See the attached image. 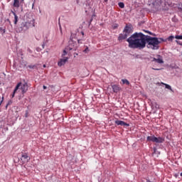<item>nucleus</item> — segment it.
<instances>
[{"instance_id":"obj_1","label":"nucleus","mask_w":182,"mask_h":182,"mask_svg":"<svg viewBox=\"0 0 182 182\" xmlns=\"http://www.w3.org/2000/svg\"><path fill=\"white\" fill-rule=\"evenodd\" d=\"M129 43V48L132 49H144L146 43H148L147 48L153 50H157L159 45L161 42H166L163 38L151 37L146 36L143 33H134L127 39Z\"/></svg>"},{"instance_id":"obj_2","label":"nucleus","mask_w":182,"mask_h":182,"mask_svg":"<svg viewBox=\"0 0 182 182\" xmlns=\"http://www.w3.org/2000/svg\"><path fill=\"white\" fill-rule=\"evenodd\" d=\"M31 26H35V19H31L30 21L23 20L18 23L16 31L18 33H25V32Z\"/></svg>"},{"instance_id":"obj_3","label":"nucleus","mask_w":182,"mask_h":182,"mask_svg":"<svg viewBox=\"0 0 182 182\" xmlns=\"http://www.w3.org/2000/svg\"><path fill=\"white\" fill-rule=\"evenodd\" d=\"M148 141H153V143H164V138L159 136L156 137L155 136H147Z\"/></svg>"},{"instance_id":"obj_4","label":"nucleus","mask_w":182,"mask_h":182,"mask_svg":"<svg viewBox=\"0 0 182 182\" xmlns=\"http://www.w3.org/2000/svg\"><path fill=\"white\" fill-rule=\"evenodd\" d=\"M77 46H76V41H74L73 39L69 41V45L66 48L67 50H76Z\"/></svg>"},{"instance_id":"obj_5","label":"nucleus","mask_w":182,"mask_h":182,"mask_svg":"<svg viewBox=\"0 0 182 182\" xmlns=\"http://www.w3.org/2000/svg\"><path fill=\"white\" fill-rule=\"evenodd\" d=\"M31 160V156L28 155L27 153L21 152V161L22 164H25L26 163H28Z\"/></svg>"},{"instance_id":"obj_6","label":"nucleus","mask_w":182,"mask_h":182,"mask_svg":"<svg viewBox=\"0 0 182 182\" xmlns=\"http://www.w3.org/2000/svg\"><path fill=\"white\" fill-rule=\"evenodd\" d=\"M152 11L154 12H157V11H159V9H160V6H161V0H157L156 1H154L152 5Z\"/></svg>"},{"instance_id":"obj_7","label":"nucleus","mask_w":182,"mask_h":182,"mask_svg":"<svg viewBox=\"0 0 182 182\" xmlns=\"http://www.w3.org/2000/svg\"><path fill=\"white\" fill-rule=\"evenodd\" d=\"M28 82H24L23 84L21 82V85L18 89H21L22 95H25V93L28 92Z\"/></svg>"},{"instance_id":"obj_8","label":"nucleus","mask_w":182,"mask_h":182,"mask_svg":"<svg viewBox=\"0 0 182 182\" xmlns=\"http://www.w3.org/2000/svg\"><path fill=\"white\" fill-rule=\"evenodd\" d=\"M156 58H151V62H156V63H164V60H163V58H161V56L160 55H156Z\"/></svg>"},{"instance_id":"obj_9","label":"nucleus","mask_w":182,"mask_h":182,"mask_svg":"<svg viewBox=\"0 0 182 182\" xmlns=\"http://www.w3.org/2000/svg\"><path fill=\"white\" fill-rule=\"evenodd\" d=\"M128 36H130L131 33H133V29L129 26H126L124 28L123 31Z\"/></svg>"},{"instance_id":"obj_10","label":"nucleus","mask_w":182,"mask_h":182,"mask_svg":"<svg viewBox=\"0 0 182 182\" xmlns=\"http://www.w3.org/2000/svg\"><path fill=\"white\" fill-rule=\"evenodd\" d=\"M128 36H129L124 31H123L122 33L119 34L118 37V41H123L124 39H127Z\"/></svg>"},{"instance_id":"obj_11","label":"nucleus","mask_w":182,"mask_h":182,"mask_svg":"<svg viewBox=\"0 0 182 182\" xmlns=\"http://www.w3.org/2000/svg\"><path fill=\"white\" fill-rule=\"evenodd\" d=\"M112 88L114 93H118V92H120V90H122V88H120V86H119L118 85H112Z\"/></svg>"},{"instance_id":"obj_12","label":"nucleus","mask_w":182,"mask_h":182,"mask_svg":"<svg viewBox=\"0 0 182 182\" xmlns=\"http://www.w3.org/2000/svg\"><path fill=\"white\" fill-rule=\"evenodd\" d=\"M115 124H117V126H126L127 127L129 126V124L124 122V121H120V120H116Z\"/></svg>"},{"instance_id":"obj_13","label":"nucleus","mask_w":182,"mask_h":182,"mask_svg":"<svg viewBox=\"0 0 182 182\" xmlns=\"http://www.w3.org/2000/svg\"><path fill=\"white\" fill-rule=\"evenodd\" d=\"M19 87H21V82H18L16 85V87H15V89H14V90L13 92V94L11 95V99H14V97H15V93H16V92H18V90H19Z\"/></svg>"},{"instance_id":"obj_14","label":"nucleus","mask_w":182,"mask_h":182,"mask_svg":"<svg viewBox=\"0 0 182 182\" xmlns=\"http://www.w3.org/2000/svg\"><path fill=\"white\" fill-rule=\"evenodd\" d=\"M68 57L61 59L58 63V66H63L68 62Z\"/></svg>"},{"instance_id":"obj_15","label":"nucleus","mask_w":182,"mask_h":182,"mask_svg":"<svg viewBox=\"0 0 182 182\" xmlns=\"http://www.w3.org/2000/svg\"><path fill=\"white\" fill-rule=\"evenodd\" d=\"M11 14H13V15L14 16V25H17L18 24V16L16 15V13L14 12V11H11Z\"/></svg>"},{"instance_id":"obj_16","label":"nucleus","mask_w":182,"mask_h":182,"mask_svg":"<svg viewBox=\"0 0 182 182\" xmlns=\"http://www.w3.org/2000/svg\"><path fill=\"white\" fill-rule=\"evenodd\" d=\"M13 6L14 8H19V0H14Z\"/></svg>"},{"instance_id":"obj_17","label":"nucleus","mask_w":182,"mask_h":182,"mask_svg":"<svg viewBox=\"0 0 182 182\" xmlns=\"http://www.w3.org/2000/svg\"><path fill=\"white\" fill-rule=\"evenodd\" d=\"M161 85H164L166 89H168V90H171V92H173V89H171V86H170L168 84L161 82Z\"/></svg>"},{"instance_id":"obj_18","label":"nucleus","mask_w":182,"mask_h":182,"mask_svg":"<svg viewBox=\"0 0 182 182\" xmlns=\"http://www.w3.org/2000/svg\"><path fill=\"white\" fill-rule=\"evenodd\" d=\"M122 82L123 83V85H127V86H129V85H130V82H129L127 80L124 79V80H122Z\"/></svg>"},{"instance_id":"obj_19","label":"nucleus","mask_w":182,"mask_h":182,"mask_svg":"<svg viewBox=\"0 0 182 182\" xmlns=\"http://www.w3.org/2000/svg\"><path fill=\"white\" fill-rule=\"evenodd\" d=\"M173 39H174V37L173 36H171L167 38V41H168L169 42H173Z\"/></svg>"},{"instance_id":"obj_20","label":"nucleus","mask_w":182,"mask_h":182,"mask_svg":"<svg viewBox=\"0 0 182 182\" xmlns=\"http://www.w3.org/2000/svg\"><path fill=\"white\" fill-rule=\"evenodd\" d=\"M119 8H124V3L120 2L118 4Z\"/></svg>"},{"instance_id":"obj_21","label":"nucleus","mask_w":182,"mask_h":182,"mask_svg":"<svg viewBox=\"0 0 182 182\" xmlns=\"http://www.w3.org/2000/svg\"><path fill=\"white\" fill-rule=\"evenodd\" d=\"M68 55V52H66V50H63V53L62 54V57L63 58L64 56H66Z\"/></svg>"},{"instance_id":"obj_22","label":"nucleus","mask_w":182,"mask_h":182,"mask_svg":"<svg viewBox=\"0 0 182 182\" xmlns=\"http://www.w3.org/2000/svg\"><path fill=\"white\" fill-rule=\"evenodd\" d=\"M28 68H29V69H35V65H28Z\"/></svg>"},{"instance_id":"obj_23","label":"nucleus","mask_w":182,"mask_h":182,"mask_svg":"<svg viewBox=\"0 0 182 182\" xmlns=\"http://www.w3.org/2000/svg\"><path fill=\"white\" fill-rule=\"evenodd\" d=\"M175 38L176 39H181L182 40V36H176Z\"/></svg>"},{"instance_id":"obj_24","label":"nucleus","mask_w":182,"mask_h":182,"mask_svg":"<svg viewBox=\"0 0 182 182\" xmlns=\"http://www.w3.org/2000/svg\"><path fill=\"white\" fill-rule=\"evenodd\" d=\"M0 32H3V33H5V28L0 27Z\"/></svg>"},{"instance_id":"obj_25","label":"nucleus","mask_w":182,"mask_h":182,"mask_svg":"<svg viewBox=\"0 0 182 182\" xmlns=\"http://www.w3.org/2000/svg\"><path fill=\"white\" fill-rule=\"evenodd\" d=\"M144 32H146V33H149V35H153L152 33L149 31H144Z\"/></svg>"},{"instance_id":"obj_26","label":"nucleus","mask_w":182,"mask_h":182,"mask_svg":"<svg viewBox=\"0 0 182 182\" xmlns=\"http://www.w3.org/2000/svg\"><path fill=\"white\" fill-rule=\"evenodd\" d=\"M87 50H89V48H86L84 50H83V52H85V53H86V52H87Z\"/></svg>"},{"instance_id":"obj_27","label":"nucleus","mask_w":182,"mask_h":182,"mask_svg":"<svg viewBox=\"0 0 182 182\" xmlns=\"http://www.w3.org/2000/svg\"><path fill=\"white\" fill-rule=\"evenodd\" d=\"M28 52L29 53H32V50L30 49V48H28Z\"/></svg>"},{"instance_id":"obj_28","label":"nucleus","mask_w":182,"mask_h":182,"mask_svg":"<svg viewBox=\"0 0 182 182\" xmlns=\"http://www.w3.org/2000/svg\"><path fill=\"white\" fill-rule=\"evenodd\" d=\"M4 102V97H2V98H1V102H0V106H1V105H2V102Z\"/></svg>"},{"instance_id":"obj_29","label":"nucleus","mask_w":182,"mask_h":182,"mask_svg":"<svg viewBox=\"0 0 182 182\" xmlns=\"http://www.w3.org/2000/svg\"><path fill=\"white\" fill-rule=\"evenodd\" d=\"M28 111H26V113H25V117H28Z\"/></svg>"},{"instance_id":"obj_30","label":"nucleus","mask_w":182,"mask_h":182,"mask_svg":"<svg viewBox=\"0 0 182 182\" xmlns=\"http://www.w3.org/2000/svg\"><path fill=\"white\" fill-rule=\"evenodd\" d=\"M154 70H160V68H152Z\"/></svg>"},{"instance_id":"obj_31","label":"nucleus","mask_w":182,"mask_h":182,"mask_svg":"<svg viewBox=\"0 0 182 182\" xmlns=\"http://www.w3.org/2000/svg\"><path fill=\"white\" fill-rule=\"evenodd\" d=\"M43 88L44 90H46V89H48V87H46V85H43Z\"/></svg>"},{"instance_id":"obj_32","label":"nucleus","mask_w":182,"mask_h":182,"mask_svg":"<svg viewBox=\"0 0 182 182\" xmlns=\"http://www.w3.org/2000/svg\"><path fill=\"white\" fill-rule=\"evenodd\" d=\"M117 26H119V25L115 24L114 26V28H117Z\"/></svg>"},{"instance_id":"obj_33","label":"nucleus","mask_w":182,"mask_h":182,"mask_svg":"<svg viewBox=\"0 0 182 182\" xmlns=\"http://www.w3.org/2000/svg\"><path fill=\"white\" fill-rule=\"evenodd\" d=\"M82 40H77V42H78V43H81V41Z\"/></svg>"},{"instance_id":"obj_34","label":"nucleus","mask_w":182,"mask_h":182,"mask_svg":"<svg viewBox=\"0 0 182 182\" xmlns=\"http://www.w3.org/2000/svg\"><path fill=\"white\" fill-rule=\"evenodd\" d=\"M81 34L83 36L85 35V33L83 31H81Z\"/></svg>"},{"instance_id":"obj_35","label":"nucleus","mask_w":182,"mask_h":182,"mask_svg":"<svg viewBox=\"0 0 182 182\" xmlns=\"http://www.w3.org/2000/svg\"><path fill=\"white\" fill-rule=\"evenodd\" d=\"M146 182H151L150 180H146Z\"/></svg>"},{"instance_id":"obj_36","label":"nucleus","mask_w":182,"mask_h":182,"mask_svg":"<svg viewBox=\"0 0 182 182\" xmlns=\"http://www.w3.org/2000/svg\"><path fill=\"white\" fill-rule=\"evenodd\" d=\"M181 177H182V172L180 173Z\"/></svg>"},{"instance_id":"obj_37","label":"nucleus","mask_w":182,"mask_h":182,"mask_svg":"<svg viewBox=\"0 0 182 182\" xmlns=\"http://www.w3.org/2000/svg\"><path fill=\"white\" fill-rule=\"evenodd\" d=\"M77 4H79V0H77Z\"/></svg>"},{"instance_id":"obj_38","label":"nucleus","mask_w":182,"mask_h":182,"mask_svg":"<svg viewBox=\"0 0 182 182\" xmlns=\"http://www.w3.org/2000/svg\"><path fill=\"white\" fill-rule=\"evenodd\" d=\"M176 43H178V41H176Z\"/></svg>"},{"instance_id":"obj_39","label":"nucleus","mask_w":182,"mask_h":182,"mask_svg":"<svg viewBox=\"0 0 182 182\" xmlns=\"http://www.w3.org/2000/svg\"><path fill=\"white\" fill-rule=\"evenodd\" d=\"M105 1V2H107V0H104Z\"/></svg>"},{"instance_id":"obj_40","label":"nucleus","mask_w":182,"mask_h":182,"mask_svg":"<svg viewBox=\"0 0 182 182\" xmlns=\"http://www.w3.org/2000/svg\"><path fill=\"white\" fill-rule=\"evenodd\" d=\"M46 65H43V68H46Z\"/></svg>"},{"instance_id":"obj_41","label":"nucleus","mask_w":182,"mask_h":182,"mask_svg":"<svg viewBox=\"0 0 182 182\" xmlns=\"http://www.w3.org/2000/svg\"><path fill=\"white\" fill-rule=\"evenodd\" d=\"M9 105V104H7L6 106V107H7V106H8Z\"/></svg>"},{"instance_id":"obj_42","label":"nucleus","mask_w":182,"mask_h":182,"mask_svg":"<svg viewBox=\"0 0 182 182\" xmlns=\"http://www.w3.org/2000/svg\"><path fill=\"white\" fill-rule=\"evenodd\" d=\"M154 151H156V148H154Z\"/></svg>"},{"instance_id":"obj_43","label":"nucleus","mask_w":182,"mask_h":182,"mask_svg":"<svg viewBox=\"0 0 182 182\" xmlns=\"http://www.w3.org/2000/svg\"><path fill=\"white\" fill-rule=\"evenodd\" d=\"M21 2H23V0H21Z\"/></svg>"},{"instance_id":"obj_44","label":"nucleus","mask_w":182,"mask_h":182,"mask_svg":"<svg viewBox=\"0 0 182 182\" xmlns=\"http://www.w3.org/2000/svg\"><path fill=\"white\" fill-rule=\"evenodd\" d=\"M181 9L182 10V6H181Z\"/></svg>"},{"instance_id":"obj_45","label":"nucleus","mask_w":182,"mask_h":182,"mask_svg":"<svg viewBox=\"0 0 182 182\" xmlns=\"http://www.w3.org/2000/svg\"><path fill=\"white\" fill-rule=\"evenodd\" d=\"M75 55H77V53H75Z\"/></svg>"}]
</instances>
